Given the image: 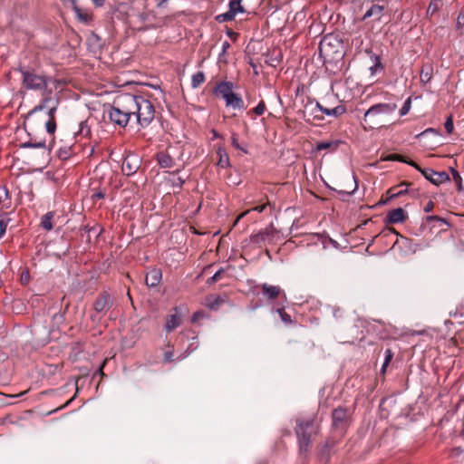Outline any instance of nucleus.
Instances as JSON below:
<instances>
[{
    "label": "nucleus",
    "mask_w": 464,
    "mask_h": 464,
    "mask_svg": "<svg viewBox=\"0 0 464 464\" xmlns=\"http://www.w3.org/2000/svg\"><path fill=\"white\" fill-rule=\"evenodd\" d=\"M267 204L268 203L261 204L259 206H256V207H254V208H250L249 210L250 211H256V212L261 213V212H263L266 209Z\"/></svg>",
    "instance_id": "obj_57"
},
{
    "label": "nucleus",
    "mask_w": 464,
    "mask_h": 464,
    "mask_svg": "<svg viewBox=\"0 0 464 464\" xmlns=\"http://www.w3.org/2000/svg\"><path fill=\"white\" fill-rule=\"evenodd\" d=\"M155 109L153 104L143 96L134 95V111L132 116L136 117L137 123L141 128L148 127L153 121Z\"/></svg>",
    "instance_id": "obj_5"
},
{
    "label": "nucleus",
    "mask_w": 464,
    "mask_h": 464,
    "mask_svg": "<svg viewBox=\"0 0 464 464\" xmlns=\"http://www.w3.org/2000/svg\"><path fill=\"white\" fill-rule=\"evenodd\" d=\"M338 140H330V141H319L316 143V150L321 151L324 150H337L339 146Z\"/></svg>",
    "instance_id": "obj_27"
},
{
    "label": "nucleus",
    "mask_w": 464,
    "mask_h": 464,
    "mask_svg": "<svg viewBox=\"0 0 464 464\" xmlns=\"http://www.w3.org/2000/svg\"><path fill=\"white\" fill-rule=\"evenodd\" d=\"M450 170L452 174V179L456 184L457 190L459 192H462L463 185H462V179H461L459 172L458 170H456L454 168H450Z\"/></svg>",
    "instance_id": "obj_31"
},
{
    "label": "nucleus",
    "mask_w": 464,
    "mask_h": 464,
    "mask_svg": "<svg viewBox=\"0 0 464 464\" xmlns=\"http://www.w3.org/2000/svg\"><path fill=\"white\" fill-rule=\"evenodd\" d=\"M77 392H78V388L76 389L75 394L69 401H67L63 405L60 406L59 408L53 410V411H57L59 410H62V409L67 407L75 399Z\"/></svg>",
    "instance_id": "obj_58"
},
{
    "label": "nucleus",
    "mask_w": 464,
    "mask_h": 464,
    "mask_svg": "<svg viewBox=\"0 0 464 464\" xmlns=\"http://www.w3.org/2000/svg\"><path fill=\"white\" fill-rule=\"evenodd\" d=\"M346 112V107L343 104H339L338 106L330 109L329 116L339 117Z\"/></svg>",
    "instance_id": "obj_35"
},
{
    "label": "nucleus",
    "mask_w": 464,
    "mask_h": 464,
    "mask_svg": "<svg viewBox=\"0 0 464 464\" xmlns=\"http://www.w3.org/2000/svg\"><path fill=\"white\" fill-rule=\"evenodd\" d=\"M384 6L379 5H372L363 14L362 21L372 18L373 21H380L383 15Z\"/></svg>",
    "instance_id": "obj_18"
},
{
    "label": "nucleus",
    "mask_w": 464,
    "mask_h": 464,
    "mask_svg": "<svg viewBox=\"0 0 464 464\" xmlns=\"http://www.w3.org/2000/svg\"><path fill=\"white\" fill-rule=\"evenodd\" d=\"M269 233L267 231H260L259 233L254 235L251 237V241L254 243H263L266 240L268 237Z\"/></svg>",
    "instance_id": "obj_34"
},
{
    "label": "nucleus",
    "mask_w": 464,
    "mask_h": 464,
    "mask_svg": "<svg viewBox=\"0 0 464 464\" xmlns=\"http://www.w3.org/2000/svg\"><path fill=\"white\" fill-rule=\"evenodd\" d=\"M6 227L7 222L5 219L0 218V237L5 233Z\"/></svg>",
    "instance_id": "obj_56"
},
{
    "label": "nucleus",
    "mask_w": 464,
    "mask_h": 464,
    "mask_svg": "<svg viewBox=\"0 0 464 464\" xmlns=\"http://www.w3.org/2000/svg\"><path fill=\"white\" fill-rule=\"evenodd\" d=\"M373 60V64L370 67V71L372 74H375L378 72H382L384 70V66L381 62V57L379 55L373 54L371 56Z\"/></svg>",
    "instance_id": "obj_29"
},
{
    "label": "nucleus",
    "mask_w": 464,
    "mask_h": 464,
    "mask_svg": "<svg viewBox=\"0 0 464 464\" xmlns=\"http://www.w3.org/2000/svg\"><path fill=\"white\" fill-rule=\"evenodd\" d=\"M266 111V103L264 101H261L252 111H249L247 113L250 114L252 111L256 115H262Z\"/></svg>",
    "instance_id": "obj_41"
},
{
    "label": "nucleus",
    "mask_w": 464,
    "mask_h": 464,
    "mask_svg": "<svg viewBox=\"0 0 464 464\" xmlns=\"http://www.w3.org/2000/svg\"><path fill=\"white\" fill-rule=\"evenodd\" d=\"M46 132L50 135H53L56 130V119H49L45 122Z\"/></svg>",
    "instance_id": "obj_36"
},
{
    "label": "nucleus",
    "mask_w": 464,
    "mask_h": 464,
    "mask_svg": "<svg viewBox=\"0 0 464 464\" xmlns=\"http://www.w3.org/2000/svg\"><path fill=\"white\" fill-rule=\"evenodd\" d=\"M48 102V99H44L43 103H41V104H39V105L35 106V107H34V109H33V110L28 113V117H30L31 115H33V114H34V112H36V111H42V110L45 107L44 103H45V102Z\"/></svg>",
    "instance_id": "obj_54"
},
{
    "label": "nucleus",
    "mask_w": 464,
    "mask_h": 464,
    "mask_svg": "<svg viewBox=\"0 0 464 464\" xmlns=\"http://www.w3.org/2000/svg\"><path fill=\"white\" fill-rule=\"evenodd\" d=\"M433 208H434V203H433L431 200H430V201L426 204V206L424 207V211H425L426 213H429V212L432 211V209H433Z\"/></svg>",
    "instance_id": "obj_62"
},
{
    "label": "nucleus",
    "mask_w": 464,
    "mask_h": 464,
    "mask_svg": "<svg viewBox=\"0 0 464 464\" xmlns=\"http://www.w3.org/2000/svg\"><path fill=\"white\" fill-rule=\"evenodd\" d=\"M464 27V6L460 9L456 21L457 30H461Z\"/></svg>",
    "instance_id": "obj_44"
},
{
    "label": "nucleus",
    "mask_w": 464,
    "mask_h": 464,
    "mask_svg": "<svg viewBox=\"0 0 464 464\" xmlns=\"http://www.w3.org/2000/svg\"><path fill=\"white\" fill-rule=\"evenodd\" d=\"M225 272H226V271H225V269H223V268L218 269V270L214 274V276H213L209 277V278L207 280V283H208V285H210V284H214V283L218 282V281L222 277V276L225 274Z\"/></svg>",
    "instance_id": "obj_40"
},
{
    "label": "nucleus",
    "mask_w": 464,
    "mask_h": 464,
    "mask_svg": "<svg viewBox=\"0 0 464 464\" xmlns=\"http://www.w3.org/2000/svg\"><path fill=\"white\" fill-rule=\"evenodd\" d=\"M443 5L442 0H431L427 9V16L431 18Z\"/></svg>",
    "instance_id": "obj_28"
},
{
    "label": "nucleus",
    "mask_w": 464,
    "mask_h": 464,
    "mask_svg": "<svg viewBox=\"0 0 464 464\" xmlns=\"http://www.w3.org/2000/svg\"><path fill=\"white\" fill-rule=\"evenodd\" d=\"M55 218H59L55 211L47 212L41 218L40 227L44 231H51L53 228Z\"/></svg>",
    "instance_id": "obj_17"
},
{
    "label": "nucleus",
    "mask_w": 464,
    "mask_h": 464,
    "mask_svg": "<svg viewBox=\"0 0 464 464\" xmlns=\"http://www.w3.org/2000/svg\"><path fill=\"white\" fill-rule=\"evenodd\" d=\"M408 218V213L401 208H397L390 210L385 218L384 223L386 225H393L398 223H403Z\"/></svg>",
    "instance_id": "obj_13"
},
{
    "label": "nucleus",
    "mask_w": 464,
    "mask_h": 464,
    "mask_svg": "<svg viewBox=\"0 0 464 464\" xmlns=\"http://www.w3.org/2000/svg\"><path fill=\"white\" fill-rule=\"evenodd\" d=\"M330 46V43L327 42V38H324L319 45L320 55L326 54V49Z\"/></svg>",
    "instance_id": "obj_51"
},
{
    "label": "nucleus",
    "mask_w": 464,
    "mask_h": 464,
    "mask_svg": "<svg viewBox=\"0 0 464 464\" xmlns=\"http://www.w3.org/2000/svg\"><path fill=\"white\" fill-rule=\"evenodd\" d=\"M107 360L105 359L103 362H102V364L101 365V367L97 370L96 373L97 374H100L102 377H103L105 374L103 372V366L104 364L106 363Z\"/></svg>",
    "instance_id": "obj_64"
},
{
    "label": "nucleus",
    "mask_w": 464,
    "mask_h": 464,
    "mask_svg": "<svg viewBox=\"0 0 464 464\" xmlns=\"http://www.w3.org/2000/svg\"><path fill=\"white\" fill-rule=\"evenodd\" d=\"M104 197H105V193L103 191H98L92 195V200L95 201L96 199L103 198Z\"/></svg>",
    "instance_id": "obj_61"
},
{
    "label": "nucleus",
    "mask_w": 464,
    "mask_h": 464,
    "mask_svg": "<svg viewBox=\"0 0 464 464\" xmlns=\"http://www.w3.org/2000/svg\"><path fill=\"white\" fill-rule=\"evenodd\" d=\"M207 305L211 310H217L225 303V299L218 295H209L206 297Z\"/></svg>",
    "instance_id": "obj_23"
},
{
    "label": "nucleus",
    "mask_w": 464,
    "mask_h": 464,
    "mask_svg": "<svg viewBox=\"0 0 464 464\" xmlns=\"http://www.w3.org/2000/svg\"><path fill=\"white\" fill-rule=\"evenodd\" d=\"M429 132L430 133H437V131L433 128H429V129H426L425 130H423L422 132H420V134H418L417 137L423 136Z\"/></svg>",
    "instance_id": "obj_63"
},
{
    "label": "nucleus",
    "mask_w": 464,
    "mask_h": 464,
    "mask_svg": "<svg viewBox=\"0 0 464 464\" xmlns=\"http://www.w3.org/2000/svg\"><path fill=\"white\" fill-rule=\"evenodd\" d=\"M410 166L415 168L420 171L426 179H428L433 185L439 186L442 183L450 181V176L446 171H435L432 169H423L416 162H411Z\"/></svg>",
    "instance_id": "obj_7"
},
{
    "label": "nucleus",
    "mask_w": 464,
    "mask_h": 464,
    "mask_svg": "<svg viewBox=\"0 0 464 464\" xmlns=\"http://www.w3.org/2000/svg\"><path fill=\"white\" fill-rule=\"evenodd\" d=\"M395 187L393 188H391L388 191H387V194L389 195V197L386 198V199H382L379 204L380 205H385L387 204L390 200L393 199V198H397L398 197H395L394 196V190H395Z\"/></svg>",
    "instance_id": "obj_47"
},
{
    "label": "nucleus",
    "mask_w": 464,
    "mask_h": 464,
    "mask_svg": "<svg viewBox=\"0 0 464 464\" xmlns=\"http://www.w3.org/2000/svg\"><path fill=\"white\" fill-rule=\"evenodd\" d=\"M236 15L228 9V11L219 14L216 16V21L218 23H225L234 20Z\"/></svg>",
    "instance_id": "obj_33"
},
{
    "label": "nucleus",
    "mask_w": 464,
    "mask_h": 464,
    "mask_svg": "<svg viewBox=\"0 0 464 464\" xmlns=\"http://www.w3.org/2000/svg\"><path fill=\"white\" fill-rule=\"evenodd\" d=\"M381 160L383 161H400L408 165H410L411 162H414L413 160L407 159L401 154H388L386 156H382Z\"/></svg>",
    "instance_id": "obj_25"
},
{
    "label": "nucleus",
    "mask_w": 464,
    "mask_h": 464,
    "mask_svg": "<svg viewBox=\"0 0 464 464\" xmlns=\"http://www.w3.org/2000/svg\"><path fill=\"white\" fill-rule=\"evenodd\" d=\"M9 198V191L5 186L0 187V203L5 202Z\"/></svg>",
    "instance_id": "obj_49"
},
{
    "label": "nucleus",
    "mask_w": 464,
    "mask_h": 464,
    "mask_svg": "<svg viewBox=\"0 0 464 464\" xmlns=\"http://www.w3.org/2000/svg\"><path fill=\"white\" fill-rule=\"evenodd\" d=\"M28 140L21 141L19 147L22 149H44L47 150H51L53 146L54 145V138L51 140L48 145H46V141L44 139H39L38 137L32 136L30 132L27 133Z\"/></svg>",
    "instance_id": "obj_8"
},
{
    "label": "nucleus",
    "mask_w": 464,
    "mask_h": 464,
    "mask_svg": "<svg viewBox=\"0 0 464 464\" xmlns=\"http://www.w3.org/2000/svg\"><path fill=\"white\" fill-rule=\"evenodd\" d=\"M331 433L337 438L343 439L351 423L350 410L344 406H338L332 411Z\"/></svg>",
    "instance_id": "obj_6"
},
{
    "label": "nucleus",
    "mask_w": 464,
    "mask_h": 464,
    "mask_svg": "<svg viewBox=\"0 0 464 464\" xmlns=\"http://www.w3.org/2000/svg\"><path fill=\"white\" fill-rule=\"evenodd\" d=\"M71 150V147H61L58 150V157L63 160H67L72 154Z\"/></svg>",
    "instance_id": "obj_39"
},
{
    "label": "nucleus",
    "mask_w": 464,
    "mask_h": 464,
    "mask_svg": "<svg viewBox=\"0 0 464 464\" xmlns=\"http://www.w3.org/2000/svg\"><path fill=\"white\" fill-rule=\"evenodd\" d=\"M205 74L203 72H198L192 75L191 87L193 89L198 88L205 82Z\"/></svg>",
    "instance_id": "obj_30"
},
{
    "label": "nucleus",
    "mask_w": 464,
    "mask_h": 464,
    "mask_svg": "<svg viewBox=\"0 0 464 464\" xmlns=\"http://www.w3.org/2000/svg\"><path fill=\"white\" fill-rule=\"evenodd\" d=\"M205 316V312L204 311H197L195 312L193 314H192V317H191V323H196L198 322L199 319L203 318Z\"/></svg>",
    "instance_id": "obj_53"
},
{
    "label": "nucleus",
    "mask_w": 464,
    "mask_h": 464,
    "mask_svg": "<svg viewBox=\"0 0 464 464\" xmlns=\"http://www.w3.org/2000/svg\"><path fill=\"white\" fill-rule=\"evenodd\" d=\"M249 212H250V210H246V211L242 212L241 214H239L237 216V218L235 219V221L233 223V227H236L237 225V223L239 222V220L241 218H243L244 217H246Z\"/></svg>",
    "instance_id": "obj_59"
},
{
    "label": "nucleus",
    "mask_w": 464,
    "mask_h": 464,
    "mask_svg": "<svg viewBox=\"0 0 464 464\" xmlns=\"http://www.w3.org/2000/svg\"><path fill=\"white\" fill-rule=\"evenodd\" d=\"M395 187L393 188H391L388 191H387V194L389 195V197L386 198V199H382L379 204L380 205H385L387 204L390 200L393 199V198H397L398 197H395L394 196V190H395Z\"/></svg>",
    "instance_id": "obj_48"
},
{
    "label": "nucleus",
    "mask_w": 464,
    "mask_h": 464,
    "mask_svg": "<svg viewBox=\"0 0 464 464\" xmlns=\"http://www.w3.org/2000/svg\"><path fill=\"white\" fill-rule=\"evenodd\" d=\"M226 106L231 107L237 110H246V105L243 99L237 93H230L227 99H225Z\"/></svg>",
    "instance_id": "obj_16"
},
{
    "label": "nucleus",
    "mask_w": 464,
    "mask_h": 464,
    "mask_svg": "<svg viewBox=\"0 0 464 464\" xmlns=\"http://www.w3.org/2000/svg\"><path fill=\"white\" fill-rule=\"evenodd\" d=\"M77 134L82 137H89L91 135V129L86 121H81L80 130Z\"/></svg>",
    "instance_id": "obj_37"
},
{
    "label": "nucleus",
    "mask_w": 464,
    "mask_h": 464,
    "mask_svg": "<svg viewBox=\"0 0 464 464\" xmlns=\"http://www.w3.org/2000/svg\"><path fill=\"white\" fill-rule=\"evenodd\" d=\"M134 111V95L123 93L117 96L112 104L106 109L108 117L115 125L125 128L129 123Z\"/></svg>",
    "instance_id": "obj_1"
},
{
    "label": "nucleus",
    "mask_w": 464,
    "mask_h": 464,
    "mask_svg": "<svg viewBox=\"0 0 464 464\" xmlns=\"http://www.w3.org/2000/svg\"><path fill=\"white\" fill-rule=\"evenodd\" d=\"M400 350L398 344L394 343L392 346L387 345V347H382L380 353H383V363L382 365L380 374L384 375L386 373L387 368L391 364L395 355V353Z\"/></svg>",
    "instance_id": "obj_12"
},
{
    "label": "nucleus",
    "mask_w": 464,
    "mask_h": 464,
    "mask_svg": "<svg viewBox=\"0 0 464 464\" xmlns=\"http://www.w3.org/2000/svg\"><path fill=\"white\" fill-rule=\"evenodd\" d=\"M111 305V295L106 291L101 293L93 303V308L98 314H105Z\"/></svg>",
    "instance_id": "obj_11"
},
{
    "label": "nucleus",
    "mask_w": 464,
    "mask_h": 464,
    "mask_svg": "<svg viewBox=\"0 0 464 464\" xmlns=\"http://www.w3.org/2000/svg\"><path fill=\"white\" fill-rule=\"evenodd\" d=\"M56 111H57V107L56 106H53V107L50 108L48 112H47L48 118L49 119H56L55 118Z\"/></svg>",
    "instance_id": "obj_60"
},
{
    "label": "nucleus",
    "mask_w": 464,
    "mask_h": 464,
    "mask_svg": "<svg viewBox=\"0 0 464 464\" xmlns=\"http://www.w3.org/2000/svg\"><path fill=\"white\" fill-rule=\"evenodd\" d=\"M277 313L279 314L283 322H285V324L292 323L291 315L288 314L284 308H278Z\"/></svg>",
    "instance_id": "obj_46"
},
{
    "label": "nucleus",
    "mask_w": 464,
    "mask_h": 464,
    "mask_svg": "<svg viewBox=\"0 0 464 464\" xmlns=\"http://www.w3.org/2000/svg\"><path fill=\"white\" fill-rule=\"evenodd\" d=\"M433 76V66L431 63H425L422 65L420 78L422 84L430 82Z\"/></svg>",
    "instance_id": "obj_21"
},
{
    "label": "nucleus",
    "mask_w": 464,
    "mask_h": 464,
    "mask_svg": "<svg viewBox=\"0 0 464 464\" xmlns=\"http://www.w3.org/2000/svg\"><path fill=\"white\" fill-rule=\"evenodd\" d=\"M411 107V97H409L403 103L402 107L400 109V115L404 116L406 115Z\"/></svg>",
    "instance_id": "obj_43"
},
{
    "label": "nucleus",
    "mask_w": 464,
    "mask_h": 464,
    "mask_svg": "<svg viewBox=\"0 0 464 464\" xmlns=\"http://www.w3.org/2000/svg\"><path fill=\"white\" fill-rule=\"evenodd\" d=\"M234 84L232 82L221 81L214 87L212 92L220 95L224 100L233 92Z\"/></svg>",
    "instance_id": "obj_14"
},
{
    "label": "nucleus",
    "mask_w": 464,
    "mask_h": 464,
    "mask_svg": "<svg viewBox=\"0 0 464 464\" xmlns=\"http://www.w3.org/2000/svg\"><path fill=\"white\" fill-rule=\"evenodd\" d=\"M402 244H403V246H404L405 248H407L409 251H411V252H412V253H415V252H416V250H417V245H415L411 239L405 238V239L402 241Z\"/></svg>",
    "instance_id": "obj_45"
},
{
    "label": "nucleus",
    "mask_w": 464,
    "mask_h": 464,
    "mask_svg": "<svg viewBox=\"0 0 464 464\" xmlns=\"http://www.w3.org/2000/svg\"><path fill=\"white\" fill-rule=\"evenodd\" d=\"M21 75V82L23 88L38 92H44L50 82L51 77L44 72H39L36 66L24 64L20 62L17 68Z\"/></svg>",
    "instance_id": "obj_2"
},
{
    "label": "nucleus",
    "mask_w": 464,
    "mask_h": 464,
    "mask_svg": "<svg viewBox=\"0 0 464 464\" xmlns=\"http://www.w3.org/2000/svg\"><path fill=\"white\" fill-rule=\"evenodd\" d=\"M261 289L264 295L267 296L271 300L276 299L281 293L279 286L269 285L267 284H263L261 285Z\"/></svg>",
    "instance_id": "obj_22"
},
{
    "label": "nucleus",
    "mask_w": 464,
    "mask_h": 464,
    "mask_svg": "<svg viewBox=\"0 0 464 464\" xmlns=\"http://www.w3.org/2000/svg\"><path fill=\"white\" fill-rule=\"evenodd\" d=\"M140 164V158L135 153H130L123 160L121 170L125 175L131 176L139 170Z\"/></svg>",
    "instance_id": "obj_9"
},
{
    "label": "nucleus",
    "mask_w": 464,
    "mask_h": 464,
    "mask_svg": "<svg viewBox=\"0 0 464 464\" xmlns=\"http://www.w3.org/2000/svg\"><path fill=\"white\" fill-rule=\"evenodd\" d=\"M217 153L218 155V166L222 169L230 167L229 157L226 150L223 148L219 147L218 149Z\"/></svg>",
    "instance_id": "obj_24"
},
{
    "label": "nucleus",
    "mask_w": 464,
    "mask_h": 464,
    "mask_svg": "<svg viewBox=\"0 0 464 464\" xmlns=\"http://www.w3.org/2000/svg\"><path fill=\"white\" fill-rule=\"evenodd\" d=\"M72 8L81 21L86 23L90 20V14L88 13L82 12V9L77 5V2H75L74 5H72Z\"/></svg>",
    "instance_id": "obj_32"
},
{
    "label": "nucleus",
    "mask_w": 464,
    "mask_h": 464,
    "mask_svg": "<svg viewBox=\"0 0 464 464\" xmlns=\"http://www.w3.org/2000/svg\"><path fill=\"white\" fill-rule=\"evenodd\" d=\"M156 160L160 168L168 169L174 166V159L166 151H160L156 154Z\"/></svg>",
    "instance_id": "obj_19"
},
{
    "label": "nucleus",
    "mask_w": 464,
    "mask_h": 464,
    "mask_svg": "<svg viewBox=\"0 0 464 464\" xmlns=\"http://www.w3.org/2000/svg\"><path fill=\"white\" fill-rule=\"evenodd\" d=\"M30 279H31V276H30L29 269L28 268H24L22 271L21 276H20V283L23 285H26L30 282Z\"/></svg>",
    "instance_id": "obj_42"
},
{
    "label": "nucleus",
    "mask_w": 464,
    "mask_h": 464,
    "mask_svg": "<svg viewBox=\"0 0 464 464\" xmlns=\"http://www.w3.org/2000/svg\"><path fill=\"white\" fill-rule=\"evenodd\" d=\"M18 421H19L18 417L8 414L2 419L1 423L3 425H14V424H17Z\"/></svg>",
    "instance_id": "obj_38"
},
{
    "label": "nucleus",
    "mask_w": 464,
    "mask_h": 464,
    "mask_svg": "<svg viewBox=\"0 0 464 464\" xmlns=\"http://www.w3.org/2000/svg\"><path fill=\"white\" fill-rule=\"evenodd\" d=\"M444 128L446 130V131L448 133H451L452 130H453V120H452V117L450 116L447 118L445 123H444Z\"/></svg>",
    "instance_id": "obj_52"
},
{
    "label": "nucleus",
    "mask_w": 464,
    "mask_h": 464,
    "mask_svg": "<svg viewBox=\"0 0 464 464\" xmlns=\"http://www.w3.org/2000/svg\"><path fill=\"white\" fill-rule=\"evenodd\" d=\"M243 0H230L228 9L235 14L246 13L244 5L241 4Z\"/></svg>",
    "instance_id": "obj_26"
},
{
    "label": "nucleus",
    "mask_w": 464,
    "mask_h": 464,
    "mask_svg": "<svg viewBox=\"0 0 464 464\" xmlns=\"http://www.w3.org/2000/svg\"><path fill=\"white\" fill-rule=\"evenodd\" d=\"M174 311L176 312V314H169L166 317L165 330L168 333H170L173 330H175L178 326H179V324L181 323V320H180L179 316L177 314L178 308L175 307Z\"/></svg>",
    "instance_id": "obj_20"
},
{
    "label": "nucleus",
    "mask_w": 464,
    "mask_h": 464,
    "mask_svg": "<svg viewBox=\"0 0 464 464\" xmlns=\"http://www.w3.org/2000/svg\"><path fill=\"white\" fill-rule=\"evenodd\" d=\"M173 351H168L164 353V362H171L173 361Z\"/></svg>",
    "instance_id": "obj_55"
},
{
    "label": "nucleus",
    "mask_w": 464,
    "mask_h": 464,
    "mask_svg": "<svg viewBox=\"0 0 464 464\" xmlns=\"http://www.w3.org/2000/svg\"><path fill=\"white\" fill-rule=\"evenodd\" d=\"M396 109L397 104L395 102H380L371 106L363 115L364 130L382 128L383 126L382 124V117L392 114Z\"/></svg>",
    "instance_id": "obj_4"
},
{
    "label": "nucleus",
    "mask_w": 464,
    "mask_h": 464,
    "mask_svg": "<svg viewBox=\"0 0 464 464\" xmlns=\"http://www.w3.org/2000/svg\"><path fill=\"white\" fill-rule=\"evenodd\" d=\"M231 143H232V146L235 147L237 150H240L244 151L245 153H247V150L243 149L239 145L238 139H237V134H236V133L232 134V136H231Z\"/></svg>",
    "instance_id": "obj_50"
},
{
    "label": "nucleus",
    "mask_w": 464,
    "mask_h": 464,
    "mask_svg": "<svg viewBox=\"0 0 464 464\" xmlns=\"http://www.w3.org/2000/svg\"><path fill=\"white\" fill-rule=\"evenodd\" d=\"M320 430V421L316 416L309 419H297L295 429L298 439L299 452L306 454L309 451L312 439L316 436Z\"/></svg>",
    "instance_id": "obj_3"
},
{
    "label": "nucleus",
    "mask_w": 464,
    "mask_h": 464,
    "mask_svg": "<svg viewBox=\"0 0 464 464\" xmlns=\"http://www.w3.org/2000/svg\"><path fill=\"white\" fill-rule=\"evenodd\" d=\"M341 438H337L331 433L330 437L327 438L324 444L322 446L319 451V459L321 461L327 463L330 459L332 450L341 440Z\"/></svg>",
    "instance_id": "obj_10"
},
{
    "label": "nucleus",
    "mask_w": 464,
    "mask_h": 464,
    "mask_svg": "<svg viewBox=\"0 0 464 464\" xmlns=\"http://www.w3.org/2000/svg\"><path fill=\"white\" fill-rule=\"evenodd\" d=\"M162 278L161 269L157 267H152L147 274L145 277V283L149 287L158 286Z\"/></svg>",
    "instance_id": "obj_15"
}]
</instances>
